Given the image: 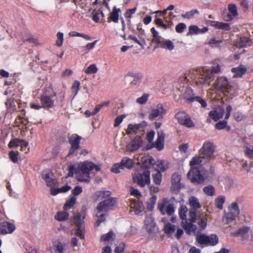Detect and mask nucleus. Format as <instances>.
Instances as JSON below:
<instances>
[{
  "label": "nucleus",
  "instance_id": "49",
  "mask_svg": "<svg viewBox=\"0 0 253 253\" xmlns=\"http://www.w3.org/2000/svg\"><path fill=\"white\" fill-rule=\"evenodd\" d=\"M153 179L156 184H160L162 181V174L160 171H156V173L153 174Z\"/></svg>",
  "mask_w": 253,
  "mask_h": 253
},
{
  "label": "nucleus",
  "instance_id": "35",
  "mask_svg": "<svg viewBox=\"0 0 253 253\" xmlns=\"http://www.w3.org/2000/svg\"><path fill=\"white\" fill-rule=\"evenodd\" d=\"M156 164L157 169L156 171H161L163 172L168 168L167 162L163 160L158 161L157 163H156Z\"/></svg>",
  "mask_w": 253,
  "mask_h": 253
},
{
  "label": "nucleus",
  "instance_id": "36",
  "mask_svg": "<svg viewBox=\"0 0 253 253\" xmlns=\"http://www.w3.org/2000/svg\"><path fill=\"white\" fill-rule=\"evenodd\" d=\"M196 220H198V225L204 229L206 228L207 224V219L205 215L199 216L197 215Z\"/></svg>",
  "mask_w": 253,
  "mask_h": 253
},
{
  "label": "nucleus",
  "instance_id": "1",
  "mask_svg": "<svg viewBox=\"0 0 253 253\" xmlns=\"http://www.w3.org/2000/svg\"><path fill=\"white\" fill-rule=\"evenodd\" d=\"M220 71V67L219 65L211 67V69L203 68L188 74H185L182 76V79L185 82L189 80L188 78L192 79L194 74L196 75L194 80L195 84L200 88L209 86L211 81L214 78V74H218Z\"/></svg>",
  "mask_w": 253,
  "mask_h": 253
},
{
  "label": "nucleus",
  "instance_id": "38",
  "mask_svg": "<svg viewBox=\"0 0 253 253\" xmlns=\"http://www.w3.org/2000/svg\"><path fill=\"white\" fill-rule=\"evenodd\" d=\"M187 212V208L186 206H181L179 209V215L181 219H182V222L183 221H187L186 219V213Z\"/></svg>",
  "mask_w": 253,
  "mask_h": 253
},
{
  "label": "nucleus",
  "instance_id": "42",
  "mask_svg": "<svg viewBox=\"0 0 253 253\" xmlns=\"http://www.w3.org/2000/svg\"><path fill=\"white\" fill-rule=\"evenodd\" d=\"M68 216V213L64 211H59L56 213V215L55 216V218L57 220L64 221L67 219Z\"/></svg>",
  "mask_w": 253,
  "mask_h": 253
},
{
  "label": "nucleus",
  "instance_id": "45",
  "mask_svg": "<svg viewBox=\"0 0 253 253\" xmlns=\"http://www.w3.org/2000/svg\"><path fill=\"white\" fill-rule=\"evenodd\" d=\"M147 232L152 236L158 232V227L156 226L155 223L145 227Z\"/></svg>",
  "mask_w": 253,
  "mask_h": 253
},
{
  "label": "nucleus",
  "instance_id": "54",
  "mask_svg": "<svg viewBox=\"0 0 253 253\" xmlns=\"http://www.w3.org/2000/svg\"><path fill=\"white\" fill-rule=\"evenodd\" d=\"M175 226L170 223L167 224L165 226V232L167 234H171L175 230Z\"/></svg>",
  "mask_w": 253,
  "mask_h": 253
},
{
  "label": "nucleus",
  "instance_id": "21",
  "mask_svg": "<svg viewBox=\"0 0 253 253\" xmlns=\"http://www.w3.org/2000/svg\"><path fill=\"white\" fill-rule=\"evenodd\" d=\"M158 138L155 143L152 144L153 147H156L158 150L160 151L164 148V141L165 133L163 131L160 130L157 132Z\"/></svg>",
  "mask_w": 253,
  "mask_h": 253
},
{
  "label": "nucleus",
  "instance_id": "33",
  "mask_svg": "<svg viewBox=\"0 0 253 253\" xmlns=\"http://www.w3.org/2000/svg\"><path fill=\"white\" fill-rule=\"evenodd\" d=\"M212 25L215 28L227 31L230 29V25L228 23L213 21Z\"/></svg>",
  "mask_w": 253,
  "mask_h": 253
},
{
  "label": "nucleus",
  "instance_id": "4",
  "mask_svg": "<svg viewBox=\"0 0 253 253\" xmlns=\"http://www.w3.org/2000/svg\"><path fill=\"white\" fill-rule=\"evenodd\" d=\"M211 90H214L217 93H222L225 95H233L235 92L227 78L224 77H219L216 79L212 85Z\"/></svg>",
  "mask_w": 253,
  "mask_h": 253
},
{
  "label": "nucleus",
  "instance_id": "19",
  "mask_svg": "<svg viewBox=\"0 0 253 253\" xmlns=\"http://www.w3.org/2000/svg\"><path fill=\"white\" fill-rule=\"evenodd\" d=\"M180 92H181V95H182L189 103L193 102L194 101L195 96L192 89L190 87H182V88H178Z\"/></svg>",
  "mask_w": 253,
  "mask_h": 253
},
{
  "label": "nucleus",
  "instance_id": "59",
  "mask_svg": "<svg viewBox=\"0 0 253 253\" xmlns=\"http://www.w3.org/2000/svg\"><path fill=\"white\" fill-rule=\"evenodd\" d=\"M109 104V102H104L102 104H98L96 105L93 111L92 112V115H95L97 114L102 108L104 106H107Z\"/></svg>",
  "mask_w": 253,
  "mask_h": 253
},
{
  "label": "nucleus",
  "instance_id": "16",
  "mask_svg": "<svg viewBox=\"0 0 253 253\" xmlns=\"http://www.w3.org/2000/svg\"><path fill=\"white\" fill-rule=\"evenodd\" d=\"M250 228L248 226H242L240 227L236 232H231V236L240 237L243 241L249 240L250 237Z\"/></svg>",
  "mask_w": 253,
  "mask_h": 253
},
{
  "label": "nucleus",
  "instance_id": "52",
  "mask_svg": "<svg viewBox=\"0 0 253 253\" xmlns=\"http://www.w3.org/2000/svg\"><path fill=\"white\" fill-rule=\"evenodd\" d=\"M53 246L56 248V252L62 253L64 250L62 243L58 241L53 243Z\"/></svg>",
  "mask_w": 253,
  "mask_h": 253
},
{
  "label": "nucleus",
  "instance_id": "15",
  "mask_svg": "<svg viewBox=\"0 0 253 253\" xmlns=\"http://www.w3.org/2000/svg\"><path fill=\"white\" fill-rule=\"evenodd\" d=\"M143 141L141 137H135L126 146V151L134 152L139 149L142 146Z\"/></svg>",
  "mask_w": 253,
  "mask_h": 253
},
{
  "label": "nucleus",
  "instance_id": "48",
  "mask_svg": "<svg viewBox=\"0 0 253 253\" xmlns=\"http://www.w3.org/2000/svg\"><path fill=\"white\" fill-rule=\"evenodd\" d=\"M69 35L71 37H81L85 39L87 41H91V38L87 35L81 34L77 32H70Z\"/></svg>",
  "mask_w": 253,
  "mask_h": 253
},
{
  "label": "nucleus",
  "instance_id": "10",
  "mask_svg": "<svg viewBox=\"0 0 253 253\" xmlns=\"http://www.w3.org/2000/svg\"><path fill=\"white\" fill-rule=\"evenodd\" d=\"M167 110L162 104H158L156 107L152 109L149 114L148 118L151 121H154L157 118L162 119L166 114Z\"/></svg>",
  "mask_w": 253,
  "mask_h": 253
},
{
  "label": "nucleus",
  "instance_id": "64",
  "mask_svg": "<svg viewBox=\"0 0 253 253\" xmlns=\"http://www.w3.org/2000/svg\"><path fill=\"white\" fill-rule=\"evenodd\" d=\"M126 116L125 115H122L118 116L115 120L114 126L117 127L119 125L122 123L123 119L125 118Z\"/></svg>",
  "mask_w": 253,
  "mask_h": 253
},
{
  "label": "nucleus",
  "instance_id": "62",
  "mask_svg": "<svg viewBox=\"0 0 253 253\" xmlns=\"http://www.w3.org/2000/svg\"><path fill=\"white\" fill-rule=\"evenodd\" d=\"M198 12L197 10L193 9L190 11L186 12L184 14H183L182 16L183 18L190 19L194 16V15Z\"/></svg>",
  "mask_w": 253,
  "mask_h": 253
},
{
  "label": "nucleus",
  "instance_id": "58",
  "mask_svg": "<svg viewBox=\"0 0 253 253\" xmlns=\"http://www.w3.org/2000/svg\"><path fill=\"white\" fill-rule=\"evenodd\" d=\"M122 166L120 163L116 164L113 165L111 169V171L115 173H119L121 172V170L123 169Z\"/></svg>",
  "mask_w": 253,
  "mask_h": 253
},
{
  "label": "nucleus",
  "instance_id": "24",
  "mask_svg": "<svg viewBox=\"0 0 253 253\" xmlns=\"http://www.w3.org/2000/svg\"><path fill=\"white\" fill-rule=\"evenodd\" d=\"M224 112V110L222 108H220L219 110H212L209 112V116L214 122H216L223 117Z\"/></svg>",
  "mask_w": 253,
  "mask_h": 253
},
{
  "label": "nucleus",
  "instance_id": "61",
  "mask_svg": "<svg viewBox=\"0 0 253 253\" xmlns=\"http://www.w3.org/2000/svg\"><path fill=\"white\" fill-rule=\"evenodd\" d=\"M57 39L56 42V44L58 46H61L63 41V34L58 32L57 34Z\"/></svg>",
  "mask_w": 253,
  "mask_h": 253
},
{
  "label": "nucleus",
  "instance_id": "20",
  "mask_svg": "<svg viewBox=\"0 0 253 253\" xmlns=\"http://www.w3.org/2000/svg\"><path fill=\"white\" fill-rule=\"evenodd\" d=\"M15 230L13 223L8 222H3L0 223V233L1 234H10Z\"/></svg>",
  "mask_w": 253,
  "mask_h": 253
},
{
  "label": "nucleus",
  "instance_id": "6",
  "mask_svg": "<svg viewBox=\"0 0 253 253\" xmlns=\"http://www.w3.org/2000/svg\"><path fill=\"white\" fill-rule=\"evenodd\" d=\"M150 172L148 170H135L132 174L133 182L137 183L139 186L143 187L146 184L150 183Z\"/></svg>",
  "mask_w": 253,
  "mask_h": 253
},
{
  "label": "nucleus",
  "instance_id": "13",
  "mask_svg": "<svg viewBox=\"0 0 253 253\" xmlns=\"http://www.w3.org/2000/svg\"><path fill=\"white\" fill-rule=\"evenodd\" d=\"M178 123L187 127L190 128L194 126V124L190 117L184 112H179L175 116Z\"/></svg>",
  "mask_w": 253,
  "mask_h": 253
},
{
  "label": "nucleus",
  "instance_id": "43",
  "mask_svg": "<svg viewBox=\"0 0 253 253\" xmlns=\"http://www.w3.org/2000/svg\"><path fill=\"white\" fill-rule=\"evenodd\" d=\"M157 196L153 195L147 202V209L151 211L153 210L154 205H155L157 201Z\"/></svg>",
  "mask_w": 253,
  "mask_h": 253
},
{
  "label": "nucleus",
  "instance_id": "29",
  "mask_svg": "<svg viewBox=\"0 0 253 253\" xmlns=\"http://www.w3.org/2000/svg\"><path fill=\"white\" fill-rule=\"evenodd\" d=\"M158 43L159 44V46L160 47L167 49L169 50H172L174 47L173 42L169 40H161Z\"/></svg>",
  "mask_w": 253,
  "mask_h": 253
},
{
  "label": "nucleus",
  "instance_id": "46",
  "mask_svg": "<svg viewBox=\"0 0 253 253\" xmlns=\"http://www.w3.org/2000/svg\"><path fill=\"white\" fill-rule=\"evenodd\" d=\"M77 199L73 196L69 200H68L64 206V210H67L71 209L75 204Z\"/></svg>",
  "mask_w": 253,
  "mask_h": 253
},
{
  "label": "nucleus",
  "instance_id": "40",
  "mask_svg": "<svg viewBox=\"0 0 253 253\" xmlns=\"http://www.w3.org/2000/svg\"><path fill=\"white\" fill-rule=\"evenodd\" d=\"M250 42L248 38L246 37L241 38L235 43V46L237 47L241 48L247 45Z\"/></svg>",
  "mask_w": 253,
  "mask_h": 253
},
{
  "label": "nucleus",
  "instance_id": "9",
  "mask_svg": "<svg viewBox=\"0 0 253 253\" xmlns=\"http://www.w3.org/2000/svg\"><path fill=\"white\" fill-rule=\"evenodd\" d=\"M196 240L201 245L214 246L217 244L218 238L217 236L214 234H211L210 236H208L201 234L197 235Z\"/></svg>",
  "mask_w": 253,
  "mask_h": 253
},
{
  "label": "nucleus",
  "instance_id": "50",
  "mask_svg": "<svg viewBox=\"0 0 253 253\" xmlns=\"http://www.w3.org/2000/svg\"><path fill=\"white\" fill-rule=\"evenodd\" d=\"M98 71V68L95 64H91L85 70V72L86 74H92L96 73Z\"/></svg>",
  "mask_w": 253,
  "mask_h": 253
},
{
  "label": "nucleus",
  "instance_id": "3",
  "mask_svg": "<svg viewBox=\"0 0 253 253\" xmlns=\"http://www.w3.org/2000/svg\"><path fill=\"white\" fill-rule=\"evenodd\" d=\"M215 147L212 142L206 141L203 147L200 150V153L202 156H195L190 162V165L193 167L194 165H203L206 163V160H209L213 157Z\"/></svg>",
  "mask_w": 253,
  "mask_h": 253
},
{
  "label": "nucleus",
  "instance_id": "14",
  "mask_svg": "<svg viewBox=\"0 0 253 253\" xmlns=\"http://www.w3.org/2000/svg\"><path fill=\"white\" fill-rule=\"evenodd\" d=\"M56 95V93L54 92L52 95H49L47 92H44L41 96V102L42 107L49 108L52 107L54 105V100L52 97Z\"/></svg>",
  "mask_w": 253,
  "mask_h": 253
},
{
  "label": "nucleus",
  "instance_id": "30",
  "mask_svg": "<svg viewBox=\"0 0 253 253\" xmlns=\"http://www.w3.org/2000/svg\"><path fill=\"white\" fill-rule=\"evenodd\" d=\"M120 164L124 169L125 168L130 169L133 166V160L128 157H124Z\"/></svg>",
  "mask_w": 253,
  "mask_h": 253
},
{
  "label": "nucleus",
  "instance_id": "37",
  "mask_svg": "<svg viewBox=\"0 0 253 253\" xmlns=\"http://www.w3.org/2000/svg\"><path fill=\"white\" fill-rule=\"evenodd\" d=\"M101 212H98L96 210V216L97 217V219L95 223V226H98L100 224L105 221V217L107 215L106 214L101 213Z\"/></svg>",
  "mask_w": 253,
  "mask_h": 253
},
{
  "label": "nucleus",
  "instance_id": "18",
  "mask_svg": "<svg viewBox=\"0 0 253 253\" xmlns=\"http://www.w3.org/2000/svg\"><path fill=\"white\" fill-rule=\"evenodd\" d=\"M81 217V215L80 213H76L74 216V223L78 227L75 232V234L80 239H83L84 238V236L83 228L82 227V221Z\"/></svg>",
  "mask_w": 253,
  "mask_h": 253
},
{
  "label": "nucleus",
  "instance_id": "2",
  "mask_svg": "<svg viewBox=\"0 0 253 253\" xmlns=\"http://www.w3.org/2000/svg\"><path fill=\"white\" fill-rule=\"evenodd\" d=\"M69 169V172L68 175L69 176H73L74 173H78L81 171L83 175L79 176L78 180L81 182H85L87 183L90 181V177L89 176V172L90 171L93 169H95L97 171L100 170L99 166H96L92 162L87 161L80 164L78 167H76L75 166H71Z\"/></svg>",
  "mask_w": 253,
  "mask_h": 253
},
{
  "label": "nucleus",
  "instance_id": "26",
  "mask_svg": "<svg viewBox=\"0 0 253 253\" xmlns=\"http://www.w3.org/2000/svg\"><path fill=\"white\" fill-rule=\"evenodd\" d=\"M121 12V10L114 7L113 8L112 11L110 13L109 17L108 18L109 22L113 21L115 23H117L119 20V14Z\"/></svg>",
  "mask_w": 253,
  "mask_h": 253
},
{
  "label": "nucleus",
  "instance_id": "17",
  "mask_svg": "<svg viewBox=\"0 0 253 253\" xmlns=\"http://www.w3.org/2000/svg\"><path fill=\"white\" fill-rule=\"evenodd\" d=\"M181 175L177 173H174L172 174L171 178V186L170 188L172 192L177 193L181 188Z\"/></svg>",
  "mask_w": 253,
  "mask_h": 253
},
{
  "label": "nucleus",
  "instance_id": "55",
  "mask_svg": "<svg viewBox=\"0 0 253 253\" xmlns=\"http://www.w3.org/2000/svg\"><path fill=\"white\" fill-rule=\"evenodd\" d=\"M222 42L221 40H216L215 38L211 39L208 42V44L212 47H217L219 44Z\"/></svg>",
  "mask_w": 253,
  "mask_h": 253
},
{
  "label": "nucleus",
  "instance_id": "34",
  "mask_svg": "<svg viewBox=\"0 0 253 253\" xmlns=\"http://www.w3.org/2000/svg\"><path fill=\"white\" fill-rule=\"evenodd\" d=\"M142 127L143 126L141 124H136L134 125L130 124L127 127V133L130 134L133 132L136 133L137 131L140 128H142Z\"/></svg>",
  "mask_w": 253,
  "mask_h": 253
},
{
  "label": "nucleus",
  "instance_id": "56",
  "mask_svg": "<svg viewBox=\"0 0 253 253\" xmlns=\"http://www.w3.org/2000/svg\"><path fill=\"white\" fill-rule=\"evenodd\" d=\"M227 126V122L225 121H219L215 124V127L217 129L220 130L226 128ZM230 127L228 126L227 129H229Z\"/></svg>",
  "mask_w": 253,
  "mask_h": 253
},
{
  "label": "nucleus",
  "instance_id": "12",
  "mask_svg": "<svg viewBox=\"0 0 253 253\" xmlns=\"http://www.w3.org/2000/svg\"><path fill=\"white\" fill-rule=\"evenodd\" d=\"M196 166L191 167L192 168L187 173V177L192 182L199 184L204 181V178Z\"/></svg>",
  "mask_w": 253,
  "mask_h": 253
},
{
  "label": "nucleus",
  "instance_id": "47",
  "mask_svg": "<svg viewBox=\"0 0 253 253\" xmlns=\"http://www.w3.org/2000/svg\"><path fill=\"white\" fill-rule=\"evenodd\" d=\"M228 209L229 211L234 213L235 214L239 215L240 213L238 204L237 202L232 203Z\"/></svg>",
  "mask_w": 253,
  "mask_h": 253
},
{
  "label": "nucleus",
  "instance_id": "23",
  "mask_svg": "<svg viewBox=\"0 0 253 253\" xmlns=\"http://www.w3.org/2000/svg\"><path fill=\"white\" fill-rule=\"evenodd\" d=\"M28 144V143L24 140L14 139L9 142L8 146L10 148H14L20 146L21 147V150H23V147H26Z\"/></svg>",
  "mask_w": 253,
  "mask_h": 253
},
{
  "label": "nucleus",
  "instance_id": "28",
  "mask_svg": "<svg viewBox=\"0 0 253 253\" xmlns=\"http://www.w3.org/2000/svg\"><path fill=\"white\" fill-rule=\"evenodd\" d=\"M181 225L188 234L195 232L197 229V227L195 225L190 223H187V221L181 222Z\"/></svg>",
  "mask_w": 253,
  "mask_h": 253
},
{
  "label": "nucleus",
  "instance_id": "57",
  "mask_svg": "<svg viewBox=\"0 0 253 253\" xmlns=\"http://www.w3.org/2000/svg\"><path fill=\"white\" fill-rule=\"evenodd\" d=\"M114 236V233L110 231L107 234H104L101 236V240L102 241H107L111 239H114L113 236Z\"/></svg>",
  "mask_w": 253,
  "mask_h": 253
},
{
  "label": "nucleus",
  "instance_id": "8",
  "mask_svg": "<svg viewBox=\"0 0 253 253\" xmlns=\"http://www.w3.org/2000/svg\"><path fill=\"white\" fill-rule=\"evenodd\" d=\"M158 209L163 215H172L174 212V207L167 199L163 200L158 204Z\"/></svg>",
  "mask_w": 253,
  "mask_h": 253
},
{
  "label": "nucleus",
  "instance_id": "25",
  "mask_svg": "<svg viewBox=\"0 0 253 253\" xmlns=\"http://www.w3.org/2000/svg\"><path fill=\"white\" fill-rule=\"evenodd\" d=\"M228 9L230 13L232 14V15H231L230 14H228L226 16L224 17V20L227 21L232 20V16H236L238 15L237 8L235 4H229L228 5Z\"/></svg>",
  "mask_w": 253,
  "mask_h": 253
},
{
  "label": "nucleus",
  "instance_id": "51",
  "mask_svg": "<svg viewBox=\"0 0 253 253\" xmlns=\"http://www.w3.org/2000/svg\"><path fill=\"white\" fill-rule=\"evenodd\" d=\"M149 96L148 94H144L136 100V102L140 105L144 104L147 101Z\"/></svg>",
  "mask_w": 253,
  "mask_h": 253
},
{
  "label": "nucleus",
  "instance_id": "27",
  "mask_svg": "<svg viewBox=\"0 0 253 253\" xmlns=\"http://www.w3.org/2000/svg\"><path fill=\"white\" fill-rule=\"evenodd\" d=\"M232 72L234 73L233 77H241L243 75L246 73L247 72V68L243 65H240L237 68H232Z\"/></svg>",
  "mask_w": 253,
  "mask_h": 253
},
{
  "label": "nucleus",
  "instance_id": "5",
  "mask_svg": "<svg viewBox=\"0 0 253 253\" xmlns=\"http://www.w3.org/2000/svg\"><path fill=\"white\" fill-rule=\"evenodd\" d=\"M110 195L111 192L109 191H100L96 193L98 199H104V200L100 202L96 208L98 212L107 211L115 206L116 199L110 197Z\"/></svg>",
  "mask_w": 253,
  "mask_h": 253
},
{
  "label": "nucleus",
  "instance_id": "11",
  "mask_svg": "<svg viewBox=\"0 0 253 253\" xmlns=\"http://www.w3.org/2000/svg\"><path fill=\"white\" fill-rule=\"evenodd\" d=\"M142 76L139 73L129 72L124 77V82L125 84L134 86L140 83Z\"/></svg>",
  "mask_w": 253,
  "mask_h": 253
},
{
  "label": "nucleus",
  "instance_id": "31",
  "mask_svg": "<svg viewBox=\"0 0 253 253\" xmlns=\"http://www.w3.org/2000/svg\"><path fill=\"white\" fill-rule=\"evenodd\" d=\"M81 137L77 134H73L69 137V141L71 146L80 148Z\"/></svg>",
  "mask_w": 253,
  "mask_h": 253
},
{
  "label": "nucleus",
  "instance_id": "53",
  "mask_svg": "<svg viewBox=\"0 0 253 253\" xmlns=\"http://www.w3.org/2000/svg\"><path fill=\"white\" fill-rule=\"evenodd\" d=\"M151 31L153 34V42L158 43L161 41V38L159 36L158 32L154 28H152L151 29Z\"/></svg>",
  "mask_w": 253,
  "mask_h": 253
},
{
  "label": "nucleus",
  "instance_id": "39",
  "mask_svg": "<svg viewBox=\"0 0 253 253\" xmlns=\"http://www.w3.org/2000/svg\"><path fill=\"white\" fill-rule=\"evenodd\" d=\"M225 201V197L223 196H220L215 199V205L216 207L219 209L222 210L223 209V204L224 203Z\"/></svg>",
  "mask_w": 253,
  "mask_h": 253
},
{
  "label": "nucleus",
  "instance_id": "7",
  "mask_svg": "<svg viewBox=\"0 0 253 253\" xmlns=\"http://www.w3.org/2000/svg\"><path fill=\"white\" fill-rule=\"evenodd\" d=\"M188 202L191 208L189 212L190 220L192 222H194L196 219L197 210L201 208V205L198 198L194 196L189 197Z\"/></svg>",
  "mask_w": 253,
  "mask_h": 253
},
{
  "label": "nucleus",
  "instance_id": "22",
  "mask_svg": "<svg viewBox=\"0 0 253 253\" xmlns=\"http://www.w3.org/2000/svg\"><path fill=\"white\" fill-rule=\"evenodd\" d=\"M42 178L45 180L48 186L53 187L55 185L56 181L53 178V173L48 171V172H43L42 174Z\"/></svg>",
  "mask_w": 253,
  "mask_h": 253
},
{
  "label": "nucleus",
  "instance_id": "44",
  "mask_svg": "<svg viewBox=\"0 0 253 253\" xmlns=\"http://www.w3.org/2000/svg\"><path fill=\"white\" fill-rule=\"evenodd\" d=\"M203 191L206 194L210 196H212L215 194V189L213 186L209 185L203 188Z\"/></svg>",
  "mask_w": 253,
  "mask_h": 253
},
{
  "label": "nucleus",
  "instance_id": "32",
  "mask_svg": "<svg viewBox=\"0 0 253 253\" xmlns=\"http://www.w3.org/2000/svg\"><path fill=\"white\" fill-rule=\"evenodd\" d=\"M238 215L235 214L234 213L229 211V212L225 214L223 221L225 223L229 224L232 222H234Z\"/></svg>",
  "mask_w": 253,
  "mask_h": 253
},
{
  "label": "nucleus",
  "instance_id": "60",
  "mask_svg": "<svg viewBox=\"0 0 253 253\" xmlns=\"http://www.w3.org/2000/svg\"><path fill=\"white\" fill-rule=\"evenodd\" d=\"M136 211L140 212L143 210V206L142 203H134L131 205Z\"/></svg>",
  "mask_w": 253,
  "mask_h": 253
},
{
  "label": "nucleus",
  "instance_id": "63",
  "mask_svg": "<svg viewBox=\"0 0 253 253\" xmlns=\"http://www.w3.org/2000/svg\"><path fill=\"white\" fill-rule=\"evenodd\" d=\"M18 152L16 153L13 151H11L9 153V158L11 161L13 163H16L17 162V155Z\"/></svg>",
  "mask_w": 253,
  "mask_h": 253
},
{
  "label": "nucleus",
  "instance_id": "41",
  "mask_svg": "<svg viewBox=\"0 0 253 253\" xmlns=\"http://www.w3.org/2000/svg\"><path fill=\"white\" fill-rule=\"evenodd\" d=\"M225 189H229L233 185V180L229 177H225L220 180Z\"/></svg>",
  "mask_w": 253,
  "mask_h": 253
}]
</instances>
